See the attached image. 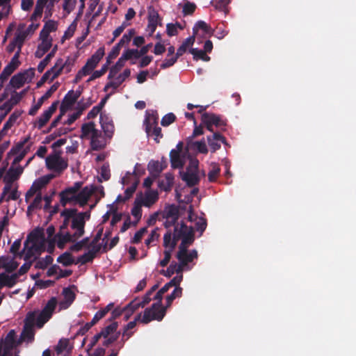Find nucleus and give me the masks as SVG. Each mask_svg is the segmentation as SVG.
I'll use <instances>...</instances> for the list:
<instances>
[{"label":"nucleus","instance_id":"obj_1","mask_svg":"<svg viewBox=\"0 0 356 356\" xmlns=\"http://www.w3.org/2000/svg\"><path fill=\"white\" fill-rule=\"evenodd\" d=\"M57 301L55 298H51L47 303L42 311H34L27 314L24 330L20 336V340L17 343H20L22 341L31 342L34 338V325L40 328L49 321L56 307Z\"/></svg>","mask_w":356,"mask_h":356},{"label":"nucleus","instance_id":"obj_2","mask_svg":"<svg viewBox=\"0 0 356 356\" xmlns=\"http://www.w3.org/2000/svg\"><path fill=\"white\" fill-rule=\"evenodd\" d=\"M175 238H181V243L179 245L176 257L181 266L186 268L188 263L197 258V252L195 250H188V246L194 241L193 229L183 223L177 224L175 226Z\"/></svg>","mask_w":356,"mask_h":356},{"label":"nucleus","instance_id":"obj_3","mask_svg":"<svg viewBox=\"0 0 356 356\" xmlns=\"http://www.w3.org/2000/svg\"><path fill=\"white\" fill-rule=\"evenodd\" d=\"M61 216L64 218L63 226H70L69 232L74 238L77 240L84 234L86 221L90 218L88 212L76 213L75 209H65Z\"/></svg>","mask_w":356,"mask_h":356},{"label":"nucleus","instance_id":"obj_4","mask_svg":"<svg viewBox=\"0 0 356 356\" xmlns=\"http://www.w3.org/2000/svg\"><path fill=\"white\" fill-rule=\"evenodd\" d=\"M45 235L44 229L36 228L28 236L23 248L24 260L34 259L44 249Z\"/></svg>","mask_w":356,"mask_h":356},{"label":"nucleus","instance_id":"obj_5","mask_svg":"<svg viewBox=\"0 0 356 356\" xmlns=\"http://www.w3.org/2000/svg\"><path fill=\"white\" fill-rule=\"evenodd\" d=\"M104 56V48L100 47L97 51L88 59L85 65L78 72L76 75L74 81L79 82L83 76L91 74L88 80V82L93 81L97 78L101 77L104 74V70H95L94 69L97 67V64Z\"/></svg>","mask_w":356,"mask_h":356},{"label":"nucleus","instance_id":"obj_6","mask_svg":"<svg viewBox=\"0 0 356 356\" xmlns=\"http://www.w3.org/2000/svg\"><path fill=\"white\" fill-rule=\"evenodd\" d=\"M81 138L90 140V147L92 150H102L106 146V138L99 130L95 128L93 122L82 125Z\"/></svg>","mask_w":356,"mask_h":356},{"label":"nucleus","instance_id":"obj_7","mask_svg":"<svg viewBox=\"0 0 356 356\" xmlns=\"http://www.w3.org/2000/svg\"><path fill=\"white\" fill-rule=\"evenodd\" d=\"M77 57L78 56L75 54L72 56H68L65 60H63L62 58L58 59L54 67L43 74L38 85L44 83L47 80L52 81L63 71L65 73L70 72L73 66L74 65Z\"/></svg>","mask_w":356,"mask_h":356},{"label":"nucleus","instance_id":"obj_8","mask_svg":"<svg viewBox=\"0 0 356 356\" xmlns=\"http://www.w3.org/2000/svg\"><path fill=\"white\" fill-rule=\"evenodd\" d=\"M181 179L186 183L188 186H194L200 182L202 177L205 176L203 170L199 169V161L197 159L190 157L189 163L186 168V170L180 172Z\"/></svg>","mask_w":356,"mask_h":356},{"label":"nucleus","instance_id":"obj_9","mask_svg":"<svg viewBox=\"0 0 356 356\" xmlns=\"http://www.w3.org/2000/svg\"><path fill=\"white\" fill-rule=\"evenodd\" d=\"M163 295V293H160V291L156 293L154 299L157 300V302L144 311L142 323H147L153 320L161 321L163 319L165 314V308L161 305Z\"/></svg>","mask_w":356,"mask_h":356},{"label":"nucleus","instance_id":"obj_10","mask_svg":"<svg viewBox=\"0 0 356 356\" xmlns=\"http://www.w3.org/2000/svg\"><path fill=\"white\" fill-rule=\"evenodd\" d=\"M31 259L23 264L19 269L12 274H2L0 277V286L13 287L17 282L19 276L26 274L31 266Z\"/></svg>","mask_w":356,"mask_h":356},{"label":"nucleus","instance_id":"obj_11","mask_svg":"<svg viewBox=\"0 0 356 356\" xmlns=\"http://www.w3.org/2000/svg\"><path fill=\"white\" fill-rule=\"evenodd\" d=\"M45 162L48 169L58 174L67 167V161L62 158L59 152H55L47 156Z\"/></svg>","mask_w":356,"mask_h":356},{"label":"nucleus","instance_id":"obj_12","mask_svg":"<svg viewBox=\"0 0 356 356\" xmlns=\"http://www.w3.org/2000/svg\"><path fill=\"white\" fill-rule=\"evenodd\" d=\"M54 177L55 175L54 174H49L36 179L25 195L26 202H28L31 198L33 197L35 194H42V189Z\"/></svg>","mask_w":356,"mask_h":356},{"label":"nucleus","instance_id":"obj_13","mask_svg":"<svg viewBox=\"0 0 356 356\" xmlns=\"http://www.w3.org/2000/svg\"><path fill=\"white\" fill-rule=\"evenodd\" d=\"M81 185V182H76L73 186L60 193V202L62 206L65 207L68 203L77 204V192L80 191Z\"/></svg>","mask_w":356,"mask_h":356},{"label":"nucleus","instance_id":"obj_14","mask_svg":"<svg viewBox=\"0 0 356 356\" xmlns=\"http://www.w3.org/2000/svg\"><path fill=\"white\" fill-rule=\"evenodd\" d=\"M188 149H189L186 148V151L184 152L183 143L180 142L177 144L176 149L171 150L170 157L172 168H183L186 161V154H187Z\"/></svg>","mask_w":356,"mask_h":356},{"label":"nucleus","instance_id":"obj_15","mask_svg":"<svg viewBox=\"0 0 356 356\" xmlns=\"http://www.w3.org/2000/svg\"><path fill=\"white\" fill-rule=\"evenodd\" d=\"M35 75L34 70L31 68L23 72L13 76L10 81V85L15 88L22 87L26 83H29Z\"/></svg>","mask_w":356,"mask_h":356},{"label":"nucleus","instance_id":"obj_16","mask_svg":"<svg viewBox=\"0 0 356 356\" xmlns=\"http://www.w3.org/2000/svg\"><path fill=\"white\" fill-rule=\"evenodd\" d=\"M159 194L156 191L147 190L144 193L137 194L136 200L144 207H150L158 200Z\"/></svg>","mask_w":356,"mask_h":356},{"label":"nucleus","instance_id":"obj_17","mask_svg":"<svg viewBox=\"0 0 356 356\" xmlns=\"http://www.w3.org/2000/svg\"><path fill=\"white\" fill-rule=\"evenodd\" d=\"M15 330H10L4 341H3V352L2 346L0 345V356H11L10 351L15 346Z\"/></svg>","mask_w":356,"mask_h":356},{"label":"nucleus","instance_id":"obj_18","mask_svg":"<svg viewBox=\"0 0 356 356\" xmlns=\"http://www.w3.org/2000/svg\"><path fill=\"white\" fill-rule=\"evenodd\" d=\"M23 172V168L20 165H14L12 164L8 171L4 175L3 180L5 184H13Z\"/></svg>","mask_w":356,"mask_h":356},{"label":"nucleus","instance_id":"obj_19","mask_svg":"<svg viewBox=\"0 0 356 356\" xmlns=\"http://www.w3.org/2000/svg\"><path fill=\"white\" fill-rule=\"evenodd\" d=\"M64 229L65 227L61 226L60 232L55 236L57 246L60 249H63L67 242H74L76 241V238L71 236L69 232H65Z\"/></svg>","mask_w":356,"mask_h":356},{"label":"nucleus","instance_id":"obj_20","mask_svg":"<svg viewBox=\"0 0 356 356\" xmlns=\"http://www.w3.org/2000/svg\"><path fill=\"white\" fill-rule=\"evenodd\" d=\"M26 24H20L18 25L15 31L13 40H15V43L18 44L19 50H21L24 41L29 35V33L26 31Z\"/></svg>","mask_w":356,"mask_h":356},{"label":"nucleus","instance_id":"obj_21","mask_svg":"<svg viewBox=\"0 0 356 356\" xmlns=\"http://www.w3.org/2000/svg\"><path fill=\"white\" fill-rule=\"evenodd\" d=\"M202 124L205 125L207 129L210 131H213V125L219 127L221 125V122L219 118L213 114L204 113L202 115Z\"/></svg>","mask_w":356,"mask_h":356},{"label":"nucleus","instance_id":"obj_22","mask_svg":"<svg viewBox=\"0 0 356 356\" xmlns=\"http://www.w3.org/2000/svg\"><path fill=\"white\" fill-rule=\"evenodd\" d=\"M58 102H56L51 104V106L44 112V113L40 117L35 123L38 129H41L51 118L52 114L56 111L58 106Z\"/></svg>","mask_w":356,"mask_h":356},{"label":"nucleus","instance_id":"obj_23","mask_svg":"<svg viewBox=\"0 0 356 356\" xmlns=\"http://www.w3.org/2000/svg\"><path fill=\"white\" fill-rule=\"evenodd\" d=\"M145 131L149 136H154L156 143L159 142V138L162 137L161 129L158 127L155 122H150L148 120L145 121Z\"/></svg>","mask_w":356,"mask_h":356},{"label":"nucleus","instance_id":"obj_24","mask_svg":"<svg viewBox=\"0 0 356 356\" xmlns=\"http://www.w3.org/2000/svg\"><path fill=\"white\" fill-rule=\"evenodd\" d=\"M62 296L63 299L59 302V307L60 309H65L74 301L75 294L70 289L65 288L63 291Z\"/></svg>","mask_w":356,"mask_h":356},{"label":"nucleus","instance_id":"obj_25","mask_svg":"<svg viewBox=\"0 0 356 356\" xmlns=\"http://www.w3.org/2000/svg\"><path fill=\"white\" fill-rule=\"evenodd\" d=\"M24 143L18 144L15 147H13L8 154V157L15 156L13 161V165H17L26 155V151L23 149Z\"/></svg>","mask_w":356,"mask_h":356},{"label":"nucleus","instance_id":"obj_26","mask_svg":"<svg viewBox=\"0 0 356 356\" xmlns=\"http://www.w3.org/2000/svg\"><path fill=\"white\" fill-rule=\"evenodd\" d=\"M93 193L94 189L92 186L84 187L81 191L77 192V204L80 206L86 204Z\"/></svg>","mask_w":356,"mask_h":356},{"label":"nucleus","instance_id":"obj_27","mask_svg":"<svg viewBox=\"0 0 356 356\" xmlns=\"http://www.w3.org/2000/svg\"><path fill=\"white\" fill-rule=\"evenodd\" d=\"M131 72L129 69H126L124 72L120 74L117 78L114 80L111 81L108 83L104 88L105 91H107L110 88H113V89H116L118 88L120 84L125 81L127 78L130 76Z\"/></svg>","mask_w":356,"mask_h":356},{"label":"nucleus","instance_id":"obj_28","mask_svg":"<svg viewBox=\"0 0 356 356\" xmlns=\"http://www.w3.org/2000/svg\"><path fill=\"white\" fill-rule=\"evenodd\" d=\"M3 195L5 197L6 201L17 200L19 197V193L17 191V186L13 184H5L3 191Z\"/></svg>","mask_w":356,"mask_h":356},{"label":"nucleus","instance_id":"obj_29","mask_svg":"<svg viewBox=\"0 0 356 356\" xmlns=\"http://www.w3.org/2000/svg\"><path fill=\"white\" fill-rule=\"evenodd\" d=\"M79 96V94L73 90L69 92L61 104L60 110L65 112L76 102Z\"/></svg>","mask_w":356,"mask_h":356},{"label":"nucleus","instance_id":"obj_30","mask_svg":"<svg viewBox=\"0 0 356 356\" xmlns=\"http://www.w3.org/2000/svg\"><path fill=\"white\" fill-rule=\"evenodd\" d=\"M208 143L212 150V152H216L220 147V145L219 142H222V143H225V138L218 133H213L211 136L207 138Z\"/></svg>","mask_w":356,"mask_h":356},{"label":"nucleus","instance_id":"obj_31","mask_svg":"<svg viewBox=\"0 0 356 356\" xmlns=\"http://www.w3.org/2000/svg\"><path fill=\"white\" fill-rule=\"evenodd\" d=\"M187 149H195L198 152L202 154H207L208 149L204 140L193 141L191 138H188L186 144Z\"/></svg>","mask_w":356,"mask_h":356},{"label":"nucleus","instance_id":"obj_32","mask_svg":"<svg viewBox=\"0 0 356 356\" xmlns=\"http://www.w3.org/2000/svg\"><path fill=\"white\" fill-rule=\"evenodd\" d=\"M49 0H37L36 5L33 14L31 16V20L35 21L41 17L44 8L49 3Z\"/></svg>","mask_w":356,"mask_h":356},{"label":"nucleus","instance_id":"obj_33","mask_svg":"<svg viewBox=\"0 0 356 356\" xmlns=\"http://www.w3.org/2000/svg\"><path fill=\"white\" fill-rule=\"evenodd\" d=\"M159 20V14L154 9L149 8L148 13L147 28L151 33H153L156 28Z\"/></svg>","mask_w":356,"mask_h":356},{"label":"nucleus","instance_id":"obj_34","mask_svg":"<svg viewBox=\"0 0 356 356\" xmlns=\"http://www.w3.org/2000/svg\"><path fill=\"white\" fill-rule=\"evenodd\" d=\"M181 238H175V229L174 230L173 237L170 232H168L163 237V245L166 248H169L168 250L172 251L176 246L177 241Z\"/></svg>","mask_w":356,"mask_h":356},{"label":"nucleus","instance_id":"obj_35","mask_svg":"<svg viewBox=\"0 0 356 356\" xmlns=\"http://www.w3.org/2000/svg\"><path fill=\"white\" fill-rule=\"evenodd\" d=\"M164 167L165 165L162 163L158 161H152L148 165V170L152 174V177L156 178L163 171Z\"/></svg>","mask_w":356,"mask_h":356},{"label":"nucleus","instance_id":"obj_36","mask_svg":"<svg viewBox=\"0 0 356 356\" xmlns=\"http://www.w3.org/2000/svg\"><path fill=\"white\" fill-rule=\"evenodd\" d=\"M100 0H90L88 12L92 15V19L98 17L102 11V6L99 5Z\"/></svg>","mask_w":356,"mask_h":356},{"label":"nucleus","instance_id":"obj_37","mask_svg":"<svg viewBox=\"0 0 356 356\" xmlns=\"http://www.w3.org/2000/svg\"><path fill=\"white\" fill-rule=\"evenodd\" d=\"M178 218V210L175 207L169 208L166 213L165 227H168L171 225H174Z\"/></svg>","mask_w":356,"mask_h":356},{"label":"nucleus","instance_id":"obj_38","mask_svg":"<svg viewBox=\"0 0 356 356\" xmlns=\"http://www.w3.org/2000/svg\"><path fill=\"white\" fill-rule=\"evenodd\" d=\"M34 199L28 207L27 213L30 215L34 210L42 208V194H35Z\"/></svg>","mask_w":356,"mask_h":356},{"label":"nucleus","instance_id":"obj_39","mask_svg":"<svg viewBox=\"0 0 356 356\" xmlns=\"http://www.w3.org/2000/svg\"><path fill=\"white\" fill-rule=\"evenodd\" d=\"M58 23L54 20L47 21L43 26L40 34L44 35H50L51 32H54L57 30Z\"/></svg>","mask_w":356,"mask_h":356},{"label":"nucleus","instance_id":"obj_40","mask_svg":"<svg viewBox=\"0 0 356 356\" xmlns=\"http://www.w3.org/2000/svg\"><path fill=\"white\" fill-rule=\"evenodd\" d=\"M40 40L41 42L38 46L48 51L52 46V38L50 35L40 34Z\"/></svg>","mask_w":356,"mask_h":356},{"label":"nucleus","instance_id":"obj_41","mask_svg":"<svg viewBox=\"0 0 356 356\" xmlns=\"http://www.w3.org/2000/svg\"><path fill=\"white\" fill-rule=\"evenodd\" d=\"M125 60L124 58H120L116 64L111 67L108 74V79L114 78L119 71L124 67Z\"/></svg>","mask_w":356,"mask_h":356},{"label":"nucleus","instance_id":"obj_42","mask_svg":"<svg viewBox=\"0 0 356 356\" xmlns=\"http://www.w3.org/2000/svg\"><path fill=\"white\" fill-rule=\"evenodd\" d=\"M21 247V240L18 239L14 241V243L12 244L10 248V252L13 254L12 257H15V259H16L17 257H22V255L24 256V254L23 251L22 252H19V250Z\"/></svg>","mask_w":356,"mask_h":356},{"label":"nucleus","instance_id":"obj_43","mask_svg":"<svg viewBox=\"0 0 356 356\" xmlns=\"http://www.w3.org/2000/svg\"><path fill=\"white\" fill-rule=\"evenodd\" d=\"M190 52L193 54L195 59H202L205 61H209L210 57L206 54L204 50H199L197 49H191Z\"/></svg>","mask_w":356,"mask_h":356},{"label":"nucleus","instance_id":"obj_44","mask_svg":"<svg viewBox=\"0 0 356 356\" xmlns=\"http://www.w3.org/2000/svg\"><path fill=\"white\" fill-rule=\"evenodd\" d=\"M53 261L51 256H46L44 258L40 259L36 261L35 268L40 269L46 268Z\"/></svg>","mask_w":356,"mask_h":356},{"label":"nucleus","instance_id":"obj_45","mask_svg":"<svg viewBox=\"0 0 356 356\" xmlns=\"http://www.w3.org/2000/svg\"><path fill=\"white\" fill-rule=\"evenodd\" d=\"M58 261L67 266L72 264L74 259L70 253L65 252L58 258Z\"/></svg>","mask_w":356,"mask_h":356},{"label":"nucleus","instance_id":"obj_46","mask_svg":"<svg viewBox=\"0 0 356 356\" xmlns=\"http://www.w3.org/2000/svg\"><path fill=\"white\" fill-rule=\"evenodd\" d=\"M140 307H142V305L140 301L137 300H134L131 302H130L127 307L125 308V311L127 312V318H129V316L137 310Z\"/></svg>","mask_w":356,"mask_h":356},{"label":"nucleus","instance_id":"obj_47","mask_svg":"<svg viewBox=\"0 0 356 356\" xmlns=\"http://www.w3.org/2000/svg\"><path fill=\"white\" fill-rule=\"evenodd\" d=\"M142 318L143 316L141 317V315L140 314H138L134 319V321H131L129 322L127 326L125 327L124 328V331L123 332V337H127V339H129L131 335V332H128V330H131L133 329L136 325V321H138V320H142Z\"/></svg>","mask_w":356,"mask_h":356},{"label":"nucleus","instance_id":"obj_48","mask_svg":"<svg viewBox=\"0 0 356 356\" xmlns=\"http://www.w3.org/2000/svg\"><path fill=\"white\" fill-rule=\"evenodd\" d=\"M55 51H56V47L53 49V51L51 52L48 54L42 60L40 61V63H39V65L38 66V70L40 72H42L44 70V69L45 68V67L48 65L50 60L54 56Z\"/></svg>","mask_w":356,"mask_h":356},{"label":"nucleus","instance_id":"obj_49","mask_svg":"<svg viewBox=\"0 0 356 356\" xmlns=\"http://www.w3.org/2000/svg\"><path fill=\"white\" fill-rule=\"evenodd\" d=\"M69 340L67 339H60L56 347V350L57 353L60 354L65 351L68 350L69 347Z\"/></svg>","mask_w":356,"mask_h":356},{"label":"nucleus","instance_id":"obj_50","mask_svg":"<svg viewBox=\"0 0 356 356\" xmlns=\"http://www.w3.org/2000/svg\"><path fill=\"white\" fill-rule=\"evenodd\" d=\"M76 29V22L74 21L67 28V29L65 31L63 38H62V42L66 39H69L74 35L75 31Z\"/></svg>","mask_w":356,"mask_h":356},{"label":"nucleus","instance_id":"obj_51","mask_svg":"<svg viewBox=\"0 0 356 356\" xmlns=\"http://www.w3.org/2000/svg\"><path fill=\"white\" fill-rule=\"evenodd\" d=\"M220 173V168L216 163L211 165V170L208 174L209 181H214Z\"/></svg>","mask_w":356,"mask_h":356},{"label":"nucleus","instance_id":"obj_52","mask_svg":"<svg viewBox=\"0 0 356 356\" xmlns=\"http://www.w3.org/2000/svg\"><path fill=\"white\" fill-rule=\"evenodd\" d=\"M141 56L140 50L129 49L122 55V58H124V60H126L132 58H138Z\"/></svg>","mask_w":356,"mask_h":356},{"label":"nucleus","instance_id":"obj_53","mask_svg":"<svg viewBox=\"0 0 356 356\" xmlns=\"http://www.w3.org/2000/svg\"><path fill=\"white\" fill-rule=\"evenodd\" d=\"M143 205L138 202V200H135L134 206L131 209V214L138 220L142 216V209L141 207Z\"/></svg>","mask_w":356,"mask_h":356},{"label":"nucleus","instance_id":"obj_54","mask_svg":"<svg viewBox=\"0 0 356 356\" xmlns=\"http://www.w3.org/2000/svg\"><path fill=\"white\" fill-rule=\"evenodd\" d=\"M198 29H202L205 33H210V27L203 21L198 22L193 29V34L196 35Z\"/></svg>","mask_w":356,"mask_h":356},{"label":"nucleus","instance_id":"obj_55","mask_svg":"<svg viewBox=\"0 0 356 356\" xmlns=\"http://www.w3.org/2000/svg\"><path fill=\"white\" fill-rule=\"evenodd\" d=\"M100 177L99 178V180L100 181L103 180L107 181L110 179L111 177V172L108 165H104L101 168V172H100Z\"/></svg>","mask_w":356,"mask_h":356},{"label":"nucleus","instance_id":"obj_56","mask_svg":"<svg viewBox=\"0 0 356 356\" xmlns=\"http://www.w3.org/2000/svg\"><path fill=\"white\" fill-rule=\"evenodd\" d=\"M20 113L17 112H14L9 118L8 120L4 124L3 130H6L10 129L17 121L19 118Z\"/></svg>","mask_w":356,"mask_h":356},{"label":"nucleus","instance_id":"obj_57","mask_svg":"<svg viewBox=\"0 0 356 356\" xmlns=\"http://www.w3.org/2000/svg\"><path fill=\"white\" fill-rule=\"evenodd\" d=\"M76 0H64L63 9L67 13H70L75 8Z\"/></svg>","mask_w":356,"mask_h":356},{"label":"nucleus","instance_id":"obj_58","mask_svg":"<svg viewBox=\"0 0 356 356\" xmlns=\"http://www.w3.org/2000/svg\"><path fill=\"white\" fill-rule=\"evenodd\" d=\"M182 29L181 25L178 23L174 24H168L167 25V33L169 36L176 35L178 33L177 29Z\"/></svg>","mask_w":356,"mask_h":356},{"label":"nucleus","instance_id":"obj_59","mask_svg":"<svg viewBox=\"0 0 356 356\" xmlns=\"http://www.w3.org/2000/svg\"><path fill=\"white\" fill-rule=\"evenodd\" d=\"M117 327H118L117 323H113L111 325H109L108 326H107L106 327H105L103 330H102L101 334H102V336L106 338L110 334L115 332L116 330Z\"/></svg>","mask_w":356,"mask_h":356},{"label":"nucleus","instance_id":"obj_60","mask_svg":"<svg viewBox=\"0 0 356 356\" xmlns=\"http://www.w3.org/2000/svg\"><path fill=\"white\" fill-rule=\"evenodd\" d=\"M88 242V238H83V240L72 245L70 247V250L72 251H79L87 245Z\"/></svg>","mask_w":356,"mask_h":356},{"label":"nucleus","instance_id":"obj_61","mask_svg":"<svg viewBox=\"0 0 356 356\" xmlns=\"http://www.w3.org/2000/svg\"><path fill=\"white\" fill-rule=\"evenodd\" d=\"M96 251L90 250L87 253L83 254L80 258V261L82 264H86L87 262H89L92 260V259L95 257Z\"/></svg>","mask_w":356,"mask_h":356},{"label":"nucleus","instance_id":"obj_62","mask_svg":"<svg viewBox=\"0 0 356 356\" xmlns=\"http://www.w3.org/2000/svg\"><path fill=\"white\" fill-rule=\"evenodd\" d=\"M157 230L158 229H154L152 230L148 238L145 240V244L147 246L159 239V234L157 233Z\"/></svg>","mask_w":356,"mask_h":356},{"label":"nucleus","instance_id":"obj_63","mask_svg":"<svg viewBox=\"0 0 356 356\" xmlns=\"http://www.w3.org/2000/svg\"><path fill=\"white\" fill-rule=\"evenodd\" d=\"M171 270V273L180 274L185 268L181 266L180 263H172L168 268Z\"/></svg>","mask_w":356,"mask_h":356},{"label":"nucleus","instance_id":"obj_64","mask_svg":"<svg viewBox=\"0 0 356 356\" xmlns=\"http://www.w3.org/2000/svg\"><path fill=\"white\" fill-rule=\"evenodd\" d=\"M175 120V115L173 113H168L165 115L161 120V124L163 126H168Z\"/></svg>","mask_w":356,"mask_h":356}]
</instances>
